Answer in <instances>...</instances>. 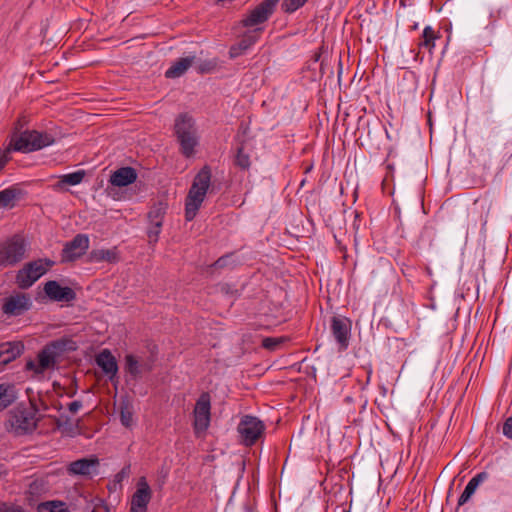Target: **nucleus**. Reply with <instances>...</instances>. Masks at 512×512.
Returning a JSON list of instances; mask_svg holds the SVG:
<instances>
[{"mask_svg": "<svg viewBox=\"0 0 512 512\" xmlns=\"http://www.w3.org/2000/svg\"><path fill=\"white\" fill-rule=\"evenodd\" d=\"M75 343L71 339L61 338L46 344L38 353L36 363L30 359L25 364L26 371H33L35 377H39L47 370H54L64 354L69 350H74Z\"/></svg>", "mask_w": 512, "mask_h": 512, "instance_id": "f257e3e1", "label": "nucleus"}, {"mask_svg": "<svg viewBox=\"0 0 512 512\" xmlns=\"http://www.w3.org/2000/svg\"><path fill=\"white\" fill-rule=\"evenodd\" d=\"M23 125L20 120L15 125L14 132L8 147V151L13 149L18 152H33L52 145L55 142L54 137L47 132L37 130H25L20 132Z\"/></svg>", "mask_w": 512, "mask_h": 512, "instance_id": "f03ea898", "label": "nucleus"}, {"mask_svg": "<svg viewBox=\"0 0 512 512\" xmlns=\"http://www.w3.org/2000/svg\"><path fill=\"white\" fill-rule=\"evenodd\" d=\"M211 181V169L205 165L195 176L185 200V219L192 221L201 207Z\"/></svg>", "mask_w": 512, "mask_h": 512, "instance_id": "7ed1b4c3", "label": "nucleus"}, {"mask_svg": "<svg viewBox=\"0 0 512 512\" xmlns=\"http://www.w3.org/2000/svg\"><path fill=\"white\" fill-rule=\"evenodd\" d=\"M38 421L36 407L18 406L10 411L6 427L15 435L22 436L31 434L37 428Z\"/></svg>", "mask_w": 512, "mask_h": 512, "instance_id": "20e7f679", "label": "nucleus"}, {"mask_svg": "<svg viewBox=\"0 0 512 512\" xmlns=\"http://www.w3.org/2000/svg\"><path fill=\"white\" fill-rule=\"evenodd\" d=\"M174 129L181 153L186 158L192 157L195 154V147L199 143L193 118L187 114L179 115L175 120Z\"/></svg>", "mask_w": 512, "mask_h": 512, "instance_id": "39448f33", "label": "nucleus"}, {"mask_svg": "<svg viewBox=\"0 0 512 512\" xmlns=\"http://www.w3.org/2000/svg\"><path fill=\"white\" fill-rule=\"evenodd\" d=\"M238 442L245 447H252L263 438L265 423L256 416L242 415L237 425Z\"/></svg>", "mask_w": 512, "mask_h": 512, "instance_id": "423d86ee", "label": "nucleus"}, {"mask_svg": "<svg viewBox=\"0 0 512 512\" xmlns=\"http://www.w3.org/2000/svg\"><path fill=\"white\" fill-rule=\"evenodd\" d=\"M27 246L20 235H14L0 243V267H13L24 260Z\"/></svg>", "mask_w": 512, "mask_h": 512, "instance_id": "0eeeda50", "label": "nucleus"}, {"mask_svg": "<svg viewBox=\"0 0 512 512\" xmlns=\"http://www.w3.org/2000/svg\"><path fill=\"white\" fill-rule=\"evenodd\" d=\"M54 261L44 258L26 263L22 269L17 272L16 284L21 289L30 288L41 276H43Z\"/></svg>", "mask_w": 512, "mask_h": 512, "instance_id": "6e6552de", "label": "nucleus"}, {"mask_svg": "<svg viewBox=\"0 0 512 512\" xmlns=\"http://www.w3.org/2000/svg\"><path fill=\"white\" fill-rule=\"evenodd\" d=\"M280 0H263L251 12L232 28L234 32L241 27H254L266 22L275 11Z\"/></svg>", "mask_w": 512, "mask_h": 512, "instance_id": "1a4fd4ad", "label": "nucleus"}, {"mask_svg": "<svg viewBox=\"0 0 512 512\" xmlns=\"http://www.w3.org/2000/svg\"><path fill=\"white\" fill-rule=\"evenodd\" d=\"M210 395L202 393L194 408V429L196 434L205 432L210 423Z\"/></svg>", "mask_w": 512, "mask_h": 512, "instance_id": "9d476101", "label": "nucleus"}, {"mask_svg": "<svg viewBox=\"0 0 512 512\" xmlns=\"http://www.w3.org/2000/svg\"><path fill=\"white\" fill-rule=\"evenodd\" d=\"M89 248V237L77 234L71 241L66 242L61 253L62 262H72L83 256Z\"/></svg>", "mask_w": 512, "mask_h": 512, "instance_id": "9b49d317", "label": "nucleus"}, {"mask_svg": "<svg viewBox=\"0 0 512 512\" xmlns=\"http://www.w3.org/2000/svg\"><path fill=\"white\" fill-rule=\"evenodd\" d=\"M32 306L29 295L16 293L3 300L2 312L7 316H20L28 311Z\"/></svg>", "mask_w": 512, "mask_h": 512, "instance_id": "f8f14e48", "label": "nucleus"}, {"mask_svg": "<svg viewBox=\"0 0 512 512\" xmlns=\"http://www.w3.org/2000/svg\"><path fill=\"white\" fill-rule=\"evenodd\" d=\"M151 488L145 477H141L136 485V491L132 495L130 512H146L151 500Z\"/></svg>", "mask_w": 512, "mask_h": 512, "instance_id": "ddd939ff", "label": "nucleus"}, {"mask_svg": "<svg viewBox=\"0 0 512 512\" xmlns=\"http://www.w3.org/2000/svg\"><path fill=\"white\" fill-rule=\"evenodd\" d=\"M351 320L343 316H333L331 319V331L339 348L347 349L351 335Z\"/></svg>", "mask_w": 512, "mask_h": 512, "instance_id": "4468645a", "label": "nucleus"}, {"mask_svg": "<svg viewBox=\"0 0 512 512\" xmlns=\"http://www.w3.org/2000/svg\"><path fill=\"white\" fill-rule=\"evenodd\" d=\"M153 362L152 358L144 360L134 354H127L124 370L133 380H137L143 373L152 371Z\"/></svg>", "mask_w": 512, "mask_h": 512, "instance_id": "2eb2a0df", "label": "nucleus"}, {"mask_svg": "<svg viewBox=\"0 0 512 512\" xmlns=\"http://www.w3.org/2000/svg\"><path fill=\"white\" fill-rule=\"evenodd\" d=\"M262 28L247 30L240 39L229 49V58L235 59L247 53V51L259 40Z\"/></svg>", "mask_w": 512, "mask_h": 512, "instance_id": "dca6fc26", "label": "nucleus"}, {"mask_svg": "<svg viewBox=\"0 0 512 512\" xmlns=\"http://www.w3.org/2000/svg\"><path fill=\"white\" fill-rule=\"evenodd\" d=\"M44 292L50 300L57 302H71L76 298V293L72 288L62 287L55 280L45 283Z\"/></svg>", "mask_w": 512, "mask_h": 512, "instance_id": "f3484780", "label": "nucleus"}, {"mask_svg": "<svg viewBox=\"0 0 512 512\" xmlns=\"http://www.w3.org/2000/svg\"><path fill=\"white\" fill-rule=\"evenodd\" d=\"M98 468V458H82L71 462L68 466V472L73 475L92 476L98 474Z\"/></svg>", "mask_w": 512, "mask_h": 512, "instance_id": "a211bd4d", "label": "nucleus"}, {"mask_svg": "<svg viewBox=\"0 0 512 512\" xmlns=\"http://www.w3.org/2000/svg\"><path fill=\"white\" fill-rule=\"evenodd\" d=\"M24 352V344L21 341H8L0 343V370L11 363Z\"/></svg>", "mask_w": 512, "mask_h": 512, "instance_id": "6ab92c4d", "label": "nucleus"}, {"mask_svg": "<svg viewBox=\"0 0 512 512\" xmlns=\"http://www.w3.org/2000/svg\"><path fill=\"white\" fill-rule=\"evenodd\" d=\"M96 364L102 369V371L108 375L111 382L116 378L118 372V365L116 358L112 355L108 349L102 350L95 358Z\"/></svg>", "mask_w": 512, "mask_h": 512, "instance_id": "aec40b11", "label": "nucleus"}, {"mask_svg": "<svg viewBox=\"0 0 512 512\" xmlns=\"http://www.w3.org/2000/svg\"><path fill=\"white\" fill-rule=\"evenodd\" d=\"M195 63L196 56L194 54L179 58L165 71V77L168 79L179 78Z\"/></svg>", "mask_w": 512, "mask_h": 512, "instance_id": "412c9836", "label": "nucleus"}, {"mask_svg": "<svg viewBox=\"0 0 512 512\" xmlns=\"http://www.w3.org/2000/svg\"><path fill=\"white\" fill-rule=\"evenodd\" d=\"M137 179V172L134 168L121 167L110 175L109 182L116 187H124L134 183Z\"/></svg>", "mask_w": 512, "mask_h": 512, "instance_id": "4be33fe9", "label": "nucleus"}, {"mask_svg": "<svg viewBox=\"0 0 512 512\" xmlns=\"http://www.w3.org/2000/svg\"><path fill=\"white\" fill-rule=\"evenodd\" d=\"M88 261L91 263L107 262L115 264L120 261V255L117 247L111 249H93L88 255Z\"/></svg>", "mask_w": 512, "mask_h": 512, "instance_id": "5701e85b", "label": "nucleus"}, {"mask_svg": "<svg viewBox=\"0 0 512 512\" xmlns=\"http://www.w3.org/2000/svg\"><path fill=\"white\" fill-rule=\"evenodd\" d=\"M489 477V473L486 471H482L478 474H476L473 478L470 479L468 484L466 485L464 491L458 498V506H462L465 503H467L470 498L475 493L476 489L479 487L481 483L486 481Z\"/></svg>", "mask_w": 512, "mask_h": 512, "instance_id": "b1692460", "label": "nucleus"}, {"mask_svg": "<svg viewBox=\"0 0 512 512\" xmlns=\"http://www.w3.org/2000/svg\"><path fill=\"white\" fill-rule=\"evenodd\" d=\"M18 398L16 386L11 383L0 384V412L11 406Z\"/></svg>", "mask_w": 512, "mask_h": 512, "instance_id": "393cba45", "label": "nucleus"}, {"mask_svg": "<svg viewBox=\"0 0 512 512\" xmlns=\"http://www.w3.org/2000/svg\"><path fill=\"white\" fill-rule=\"evenodd\" d=\"M20 195V189L9 187L0 191V208H13Z\"/></svg>", "mask_w": 512, "mask_h": 512, "instance_id": "a878e982", "label": "nucleus"}, {"mask_svg": "<svg viewBox=\"0 0 512 512\" xmlns=\"http://www.w3.org/2000/svg\"><path fill=\"white\" fill-rule=\"evenodd\" d=\"M167 204L164 202L155 203L147 213L148 223H163L167 213Z\"/></svg>", "mask_w": 512, "mask_h": 512, "instance_id": "bb28decb", "label": "nucleus"}, {"mask_svg": "<svg viewBox=\"0 0 512 512\" xmlns=\"http://www.w3.org/2000/svg\"><path fill=\"white\" fill-rule=\"evenodd\" d=\"M38 512H70L66 503L62 501H47L40 503L37 507Z\"/></svg>", "mask_w": 512, "mask_h": 512, "instance_id": "cd10ccee", "label": "nucleus"}, {"mask_svg": "<svg viewBox=\"0 0 512 512\" xmlns=\"http://www.w3.org/2000/svg\"><path fill=\"white\" fill-rule=\"evenodd\" d=\"M437 36L434 30L430 26H426L423 30L422 36L419 41V47L427 48L430 52L435 46V40Z\"/></svg>", "mask_w": 512, "mask_h": 512, "instance_id": "c85d7f7f", "label": "nucleus"}, {"mask_svg": "<svg viewBox=\"0 0 512 512\" xmlns=\"http://www.w3.org/2000/svg\"><path fill=\"white\" fill-rule=\"evenodd\" d=\"M288 336L263 338L261 346L269 351H276L281 345L288 342Z\"/></svg>", "mask_w": 512, "mask_h": 512, "instance_id": "c756f323", "label": "nucleus"}, {"mask_svg": "<svg viewBox=\"0 0 512 512\" xmlns=\"http://www.w3.org/2000/svg\"><path fill=\"white\" fill-rule=\"evenodd\" d=\"M237 152L234 157V165L241 169H248L251 165L250 156L244 152V146H237Z\"/></svg>", "mask_w": 512, "mask_h": 512, "instance_id": "7c9ffc66", "label": "nucleus"}, {"mask_svg": "<svg viewBox=\"0 0 512 512\" xmlns=\"http://www.w3.org/2000/svg\"><path fill=\"white\" fill-rule=\"evenodd\" d=\"M85 175L86 173L84 170H78L72 173L62 175L60 182L63 184L75 186L83 181Z\"/></svg>", "mask_w": 512, "mask_h": 512, "instance_id": "2f4dec72", "label": "nucleus"}, {"mask_svg": "<svg viewBox=\"0 0 512 512\" xmlns=\"http://www.w3.org/2000/svg\"><path fill=\"white\" fill-rule=\"evenodd\" d=\"M163 223H148L146 234L148 237V243L154 245L158 242L161 234Z\"/></svg>", "mask_w": 512, "mask_h": 512, "instance_id": "473e14b6", "label": "nucleus"}, {"mask_svg": "<svg viewBox=\"0 0 512 512\" xmlns=\"http://www.w3.org/2000/svg\"><path fill=\"white\" fill-rule=\"evenodd\" d=\"M248 133H249V125L244 122V121H241V123L239 124V127H238V130H237V134L235 136V142L237 143V146H244L247 138H248Z\"/></svg>", "mask_w": 512, "mask_h": 512, "instance_id": "72a5a7b5", "label": "nucleus"}, {"mask_svg": "<svg viewBox=\"0 0 512 512\" xmlns=\"http://www.w3.org/2000/svg\"><path fill=\"white\" fill-rule=\"evenodd\" d=\"M308 0H284L282 10L285 13H293L306 4Z\"/></svg>", "mask_w": 512, "mask_h": 512, "instance_id": "f704fd0d", "label": "nucleus"}, {"mask_svg": "<svg viewBox=\"0 0 512 512\" xmlns=\"http://www.w3.org/2000/svg\"><path fill=\"white\" fill-rule=\"evenodd\" d=\"M367 136L370 138L373 134V136L382 135L383 127L381 125V122L378 119H374L372 124L367 121Z\"/></svg>", "mask_w": 512, "mask_h": 512, "instance_id": "c9c22d12", "label": "nucleus"}, {"mask_svg": "<svg viewBox=\"0 0 512 512\" xmlns=\"http://www.w3.org/2000/svg\"><path fill=\"white\" fill-rule=\"evenodd\" d=\"M216 67V62L213 60L202 61L197 64L196 70L198 73H209Z\"/></svg>", "mask_w": 512, "mask_h": 512, "instance_id": "e433bc0d", "label": "nucleus"}, {"mask_svg": "<svg viewBox=\"0 0 512 512\" xmlns=\"http://www.w3.org/2000/svg\"><path fill=\"white\" fill-rule=\"evenodd\" d=\"M0 512H27L22 506L12 503H0Z\"/></svg>", "mask_w": 512, "mask_h": 512, "instance_id": "4c0bfd02", "label": "nucleus"}, {"mask_svg": "<svg viewBox=\"0 0 512 512\" xmlns=\"http://www.w3.org/2000/svg\"><path fill=\"white\" fill-rule=\"evenodd\" d=\"M121 423L125 427H129L132 422V414L127 408H122L120 412Z\"/></svg>", "mask_w": 512, "mask_h": 512, "instance_id": "58836bf2", "label": "nucleus"}, {"mask_svg": "<svg viewBox=\"0 0 512 512\" xmlns=\"http://www.w3.org/2000/svg\"><path fill=\"white\" fill-rule=\"evenodd\" d=\"M234 470H235V476H234V479L235 481H238L239 478H241V475L242 473L244 472L245 470V460L243 458H240L235 467H234Z\"/></svg>", "mask_w": 512, "mask_h": 512, "instance_id": "ea45409f", "label": "nucleus"}, {"mask_svg": "<svg viewBox=\"0 0 512 512\" xmlns=\"http://www.w3.org/2000/svg\"><path fill=\"white\" fill-rule=\"evenodd\" d=\"M503 434L512 440V417H509L505 420L503 424Z\"/></svg>", "mask_w": 512, "mask_h": 512, "instance_id": "a19ab883", "label": "nucleus"}, {"mask_svg": "<svg viewBox=\"0 0 512 512\" xmlns=\"http://www.w3.org/2000/svg\"><path fill=\"white\" fill-rule=\"evenodd\" d=\"M82 407V402L79 400H75L68 405V409L71 413L78 412Z\"/></svg>", "mask_w": 512, "mask_h": 512, "instance_id": "79ce46f5", "label": "nucleus"}, {"mask_svg": "<svg viewBox=\"0 0 512 512\" xmlns=\"http://www.w3.org/2000/svg\"><path fill=\"white\" fill-rule=\"evenodd\" d=\"M70 425V418L68 416L61 415L60 418L57 420V427H66Z\"/></svg>", "mask_w": 512, "mask_h": 512, "instance_id": "37998d69", "label": "nucleus"}, {"mask_svg": "<svg viewBox=\"0 0 512 512\" xmlns=\"http://www.w3.org/2000/svg\"><path fill=\"white\" fill-rule=\"evenodd\" d=\"M94 512H109V508L107 506L96 507Z\"/></svg>", "mask_w": 512, "mask_h": 512, "instance_id": "c03bdc74", "label": "nucleus"}, {"mask_svg": "<svg viewBox=\"0 0 512 512\" xmlns=\"http://www.w3.org/2000/svg\"><path fill=\"white\" fill-rule=\"evenodd\" d=\"M334 512H350V508H345L343 506H337Z\"/></svg>", "mask_w": 512, "mask_h": 512, "instance_id": "a18cd8bd", "label": "nucleus"}, {"mask_svg": "<svg viewBox=\"0 0 512 512\" xmlns=\"http://www.w3.org/2000/svg\"><path fill=\"white\" fill-rule=\"evenodd\" d=\"M233 256V254H226L225 255V258H226V266H228V260Z\"/></svg>", "mask_w": 512, "mask_h": 512, "instance_id": "49530a36", "label": "nucleus"}, {"mask_svg": "<svg viewBox=\"0 0 512 512\" xmlns=\"http://www.w3.org/2000/svg\"><path fill=\"white\" fill-rule=\"evenodd\" d=\"M126 473V469H122V471L120 473L117 474V477L120 478L122 477L124 474Z\"/></svg>", "mask_w": 512, "mask_h": 512, "instance_id": "de8ad7c7", "label": "nucleus"}, {"mask_svg": "<svg viewBox=\"0 0 512 512\" xmlns=\"http://www.w3.org/2000/svg\"><path fill=\"white\" fill-rule=\"evenodd\" d=\"M490 168H491V165H489V166H487L486 164L483 165V170L484 171H486V170L489 171Z\"/></svg>", "mask_w": 512, "mask_h": 512, "instance_id": "09e8293b", "label": "nucleus"}, {"mask_svg": "<svg viewBox=\"0 0 512 512\" xmlns=\"http://www.w3.org/2000/svg\"><path fill=\"white\" fill-rule=\"evenodd\" d=\"M223 260V257H220L216 262H215V265H220V263L222 262Z\"/></svg>", "mask_w": 512, "mask_h": 512, "instance_id": "8fccbe9b", "label": "nucleus"}, {"mask_svg": "<svg viewBox=\"0 0 512 512\" xmlns=\"http://www.w3.org/2000/svg\"><path fill=\"white\" fill-rule=\"evenodd\" d=\"M494 169H501L500 162L495 163Z\"/></svg>", "mask_w": 512, "mask_h": 512, "instance_id": "3c124183", "label": "nucleus"}, {"mask_svg": "<svg viewBox=\"0 0 512 512\" xmlns=\"http://www.w3.org/2000/svg\"><path fill=\"white\" fill-rule=\"evenodd\" d=\"M311 169H312V166H309V167H307V168H306L305 172L307 173V172H309Z\"/></svg>", "mask_w": 512, "mask_h": 512, "instance_id": "603ef678", "label": "nucleus"}, {"mask_svg": "<svg viewBox=\"0 0 512 512\" xmlns=\"http://www.w3.org/2000/svg\"><path fill=\"white\" fill-rule=\"evenodd\" d=\"M474 207L477 208L478 207V201H475L474 202Z\"/></svg>", "mask_w": 512, "mask_h": 512, "instance_id": "864d4df0", "label": "nucleus"}, {"mask_svg": "<svg viewBox=\"0 0 512 512\" xmlns=\"http://www.w3.org/2000/svg\"><path fill=\"white\" fill-rule=\"evenodd\" d=\"M487 223V219L485 218L482 222L483 225H485Z\"/></svg>", "mask_w": 512, "mask_h": 512, "instance_id": "5fc2aeb1", "label": "nucleus"}, {"mask_svg": "<svg viewBox=\"0 0 512 512\" xmlns=\"http://www.w3.org/2000/svg\"><path fill=\"white\" fill-rule=\"evenodd\" d=\"M226 295L230 293V291L226 288L225 290Z\"/></svg>", "mask_w": 512, "mask_h": 512, "instance_id": "6e6d98bb", "label": "nucleus"}]
</instances>
